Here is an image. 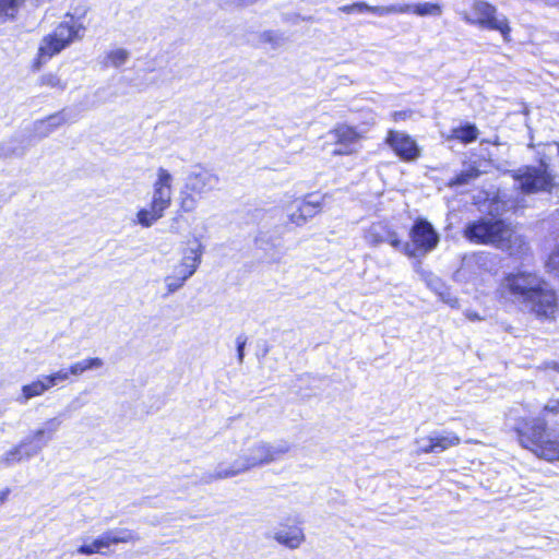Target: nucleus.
Masks as SVG:
<instances>
[{
	"mask_svg": "<svg viewBox=\"0 0 559 559\" xmlns=\"http://www.w3.org/2000/svg\"><path fill=\"white\" fill-rule=\"evenodd\" d=\"M198 205V200L194 197L193 192L187 191V189L181 191L180 198V209L186 213H190L195 210Z\"/></svg>",
	"mask_w": 559,
	"mask_h": 559,
	"instance_id": "33",
	"label": "nucleus"
},
{
	"mask_svg": "<svg viewBox=\"0 0 559 559\" xmlns=\"http://www.w3.org/2000/svg\"><path fill=\"white\" fill-rule=\"evenodd\" d=\"M163 216L164 212L155 209L152 204H150L148 209L143 207L139 210L136 214V223L142 227L148 228Z\"/></svg>",
	"mask_w": 559,
	"mask_h": 559,
	"instance_id": "27",
	"label": "nucleus"
},
{
	"mask_svg": "<svg viewBox=\"0 0 559 559\" xmlns=\"http://www.w3.org/2000/svg\"><path fill=\"white\" fill-rule=\"evenodd\" d=\"M369 4L366 2H355L352 4L343 5L338 8V11H342L344 13L350 14V13H365L368 12Z\"/></svg>",
	"mask_w": 559,
	"mask_h": 559,
	"instance_id": "39",
	"label": "nucleus"
},
{
	"mask_svg": "<svg viewBox=\"0 0 559 559\" xmlns=\"http://www.w3.org/2000/svg\"><path fill=\"white\" fill-rule=\"evenodd\" d=\"M406 117H408V112L407 111H395L393 114V118H394L395 121L404 120V119H406Z\"/></svg>",
	"mask_w": 559,
	"mask_h": 559,
	"instance_id": "48",
	"label": "nucleus"
},
{
	"mask_svg": "<svg viewBox=\"0 0 559 559\" xmlns=\"http://www.w3.org/2000/svg\"><path fill=\"white\" fill-rule=\"evenodd\" d=\"M39 84L51 88H58L60 91L66 88V84L62 83L61 80L53 73H46L41 75L39 79Z\"/></svg>",
	"mask_w": 559,
	"mask_h": 559,
	"instance_id": "36",
	"label": "nucleus"
},
{
	"mask_svg": "<svg viewBox=\"0 0 559 559\" xmlns=\"http://www.w3.org/2000/svg\"><path fill=\"white\" fill-rule=\"evenodd\" d=\"M418 453H435L436 449L433 448V442L431 439V435L429 437L418 438L415 441Z\"/></svg>",
	"mask_w": 559,
	"mask_h": 559,
	"instance_id": "38",
	"label": "nucleus"
},
{
	"mask_svg": "<svg viewBox=\"0 0 559 559\" xmlns=\"http://www.w3.org/2000/svg\"><path fill=\"white\" fill-rule=\"evenodd\" d=\"M411 242H403L401 252L409 258L426 255L435 250L440 236L435 227L425 218H417L409 230Z\"/></svg>",
	"mask_w": 559,
	"mask_h": 559,
	"instance_id": "6",
	"label": "nucleus"
},
{
	"mask_svg": "<svg viewBox=\"0 0 559 559\" xmlns=\"http://www.w3.org/2000/svg\"><path fill=\"white\" fill-rule=\"evenodd\" d=\"M218 183L219 178L217 175L205 168L195 167L188 175L185 189H187V191L193 192L199 198H202L203 194L214 190Z\"/></svg>",
	"mask_w": 559,
	"mask_h": 559,
	"instance_id": "10",
	"label": "nucleus"
},
{
	"mask_svg": "<svg viewBox=\"0 0 559 559\" xmlns=\"http://www.w3.org/2000/svg\"><path fill=\"white\" fill-rule=\"evenodd\" d=\"M477 136L478 129L476 128L475 124L472 123H466L464 126H460L451 130L452 139L459 140L466 144L476 141Z\"/></svg>",
	"mask_w": 559,
	"mask_h": 559,
	"instance_id": "25",
	"label": "nucleus"
},
{
	"mask_svg": "<svg viewBox=\"0 0 559 559\" xmlns=\"http://www.w3.org/2000/svg\"><path fill=\"white\" fill-rule=\"evenodd\" d=\"M164 282H165V285L167 288V294L165 296H168L170 294L178 292L186 284L185 281L180 280V277L175 275L173 272H171V274L167 275L164 278Z\"/></svg>",
	"mask_w": 559,
	"mask_h": 559,
	"instance_id": "37",
	"label": "nucleus"
},
{
	"mask_svg": "<svg viewBox=\"0 0 559 559\" xmlns=\"http://www.w3.org/2000/svg\"><path fill=\"white\" fill-rule=\"evenodd\" d=\"M546 266L550 272L559 275V246L550 253Z\"/></svg>",
	"mask_w": 559,
	"mask_h": 559,
	"instance_id": "41",
	"label": "nucleus"
},
{
	"mask_svg": "<svg viewBox=\"0 0 559 559\" xmlns=\"http://www.w3.org/2000/svg\"><path fill=\"white\" fill-rule=\"evenodd\" d=\"M287 219L296 226H301L307 223L305 217L300 215V212H297L296 202L292 205L290 212L287 214Z\"/></svg>",
	"mask_w": 559,
	"mask_h": 559,
	"instance_id": "40",
	"label": "nucleus"
},
{
	"mask_svg": "<svg viewBox=\"0 0 559 559\" xmlns=\"http://www.w3.org/2000/svg\"><path fill=\"white\" fill-rule=\"evenodd\" d=\"M514 180L523 193L531 194L539 191L551 192L559 186L556 177L552 176L549 165L543 159L537 166H524L513 174Z\"/></svg>",
	"mask_w": 559,
	"mask_h": 559,
	"instance_id": "5",
	"label": "nucleus"
},
{
	"mask_svg": "<svg viewBox=\"0 0 559 559\" xmlns=\"http://www.w3.org/2000/svg\"><path fill=\"white\" fill-rule=\"evenodd\" d=\"M81 26L70 25L68 23L59 24L52 34L46 36L39 46V58L46 59L59 53L64 47L80 37Z\"/></svg>",
	"mask_w": 559,
	"mask_h": 559,
	"instance_id": "8",
	"label": "nucleus"
},
{
	"mask_svg": "<svg viewBox=\"0 0 559 559\" xmlns=\"http://www.w3.org/2000/svg\"><path fill=\"white\" fill-rule=\"evenodd\" d=\"M369 13L376 14L378 16H385L389 14H399V13H411V7L402 5V4H391V5H369Z\"/></svg>",
	"mask_w": 559,
	"mask_h": 559,
	"instance_id": "29",
	"label": "nucleus"
},
{
	"mask_svg": "<svg viewBox=\"0 0 559 559\" xmlns=\"http://www.w3.org/2000/svg\"><path fill=\"white\" fill-rule=\"evenodd\" d=\"M467 318L472 321L479 320V316L477 313H467Z\"/></svg>",
	"mask_w": 559,
	"mask_h": 559,
	"instance_id": "50",
	"label": "nucleus"
},
{
	"mask_svg": "<svg viewBox=\"0 0 559 559\" xmlns=\"http://www.w3.org/2000/svg\"><path fill=\"white\" fill-rule=\"evenodd\" d=\"M25 1L26 0H0V20L7 21L8 19L15 17Z\"/></svg>",
	"mask_w": 559,
	"mask_h": 559,
	"instance_id": "30",
	"label": "nucleus"
},
{
	"mask_svg": "<svg viewBox=\"0 0 559 559\" xmlns=\"http://www.w3.org/2000/svg\"><path fill=\"white\" fill-rule=\"evenodd\" d=\"M71 373L68 369H60L51 374L44 376L49 388H53L59 383L66 382L70 378Z\"/></svg>",
	"mask_w": 559,
	"mask_h": 559,
	"instance_id": "35",
	"label": "nucleus"
},
{
	"mask_svg": "<svg viewBox=\"0 0 559 559\" xmlns=\"http://www.w3.org/2000/svg\"><path fill=\"white\" fill-rule=\"evenodd\" d=\"M29 450V443L25 439H23L16 447L9 450L0 457V466L10 467L23 460H28L33 457L34 455L27 454Z\"/></svg>",
	"mask_w": 559,
	"mask_h": 559,
	"instance_id": "19",
	"label": "nucleus"
},
{
	"mask_svg": "<svg viewBox=\"0 0 559 559\" xmlns=\"http://www.w3.org/2000/svg\"><path fill=\"white\" fill-rule=\"evenodd\" d=\"M411 7V12L419 16L433 15L438 16L441 14V7L437 3L424 2L418 4H407Z\"/></svg>",
	"mask_w": 559,
	"mask_h": 559,
	"instance_id": "31",
	"label": "nucleus"
},
{
	"mask_svg": "<svg viewBox=\"0 0 559 559\" xmlns=\"http://www.w3.org/2000/svg\"><path fill=\"white\" fill-rule=\"evenodd\" d=\"M428 285L430 286L431 289H433L438 295H439V292H442L444 289H447L448 287L441 282L440 278L438 277H433L429 281Z\"/></svg>",
	"mask_w": 559,
	"mask_h": 559,
	"instance_id": "46",
	"label": "nucleus"
},
{
	"mask_svg": "<svg viewBox=\"0 0 559 559\" xmlns=\"http://www.w3.org/2000/svg\"><path fill=\"white\" fill-rule=\"evenodd\" d=\"M104 366V361L102 358L94 357V358H86L80 361H76L72 364L69 367L71 376L79 377L83 374L86 371L95 370L98 368H102Z\"/></svg>",
	"mask_w": 559,
	"mask_h": 559,
	"instance_id": "26",
	"label": "nucleus"
},
{
	"mask_svg": "<svg viewBox=\"0 0 559 559\" xmlns=\"http://www.w3.org/2000/svg\"><path fill=\"white\" fill-rule=\"evenodd\" d=\"M246 344H247V336L243 334L238 335L236 338V345H237V357H238V361L240 364L243 361Z\"/></svg>",
	"mask_w": 559,
	"mask_h": 559,
	"instance_id": "44",
	"label": "nucleus"
},
{
	"mask_svg": "<svg viewBox=\"0 0 559 559\" xmlns=\"http://www.w3.org/2000/svg\"><path fill=\"white\" fill-rule=\"evenodd\" d=\"M507 426L516 435L522 448L545 461H559V431H548L540 417H519L515 412L507 416Z\"/></svg>",
	"mask_w": 559,
	"mask_h": 559,
	"instance_id": "3",
	"label": "nucleus"
},
{
	"mask_svg": "<svg viewBox=\"0 0 559 559\" xmlns=\"http://www.w3.org/2000/svg\"><path fill=\"white\" fill-rule=\"evenodd\" d=\"M439 296L442 299V301L450 305L452 308L457 307L459 300L451 295V293L448 288L442 292H439Z\"/></svg>",
	"mask_w": 559,
	"mask_h": 559,
	"instance_id": "45",
	"label": "nucleus"
},
{
	"mask_svg": "<svg viewBox=\"0 0 559 559\" xmlns=\"http://www.w3.org/2000/svg\"><path fill=\"white\" fill-rule=\"evenodd\" d=\"M365 239L371 246H379L381 243H390L395 250L401 251L402 240L399 238L396 231L392 230L384 223L378 222L370 225L366 230Z\"/></svg>",
	"mask_w": 559,
	"mask_h": 559,
	"instance_id": "14",
	"label": "nucleus"
},
{
	"mask_svg": "<svg viewBox=\"0 0 559 559\" xmlns=\"http://www.w3.org/2000/svg\"><path fill=\"white\" fill-rule=\"evenodd\" d=\"M480 176V171L478 168L474 166H469L466 169H463L455 177H453L449 181V187H460L469 183L472 180L478 178Z\"/></svg>",
	"mask_w": 559,
	"mask_h": 559,
	"instance_id": "28",
	"label": "nucleus"
},
{
	"mask_svg": "<svg viewBox=\"0 0 559 559\" xmlns=\"http://www.w3.org/2000/svg\"><path fill=\"white\" fill-rule=\"evenodd\" d=\"M472 11L474 19L465 14L464 20L471 24H477L483 28L498 31L504 41H510L511 27L506 15L498 13L497 9L490 3L476 0L473 3Z\"/></svg>",
	"mask_w": 559,
	"mask_h": 559,
	"instance_id": "7",
	"label": "nucleus"
},
{
	"mask_svg": "<svg viewBox=\"0 0 559 559\" xmlns=\"http://www.w3.org/2000/svg\"><path fill=\"white\" fill-rule=\"evenodd\" d=\"M140 540V536L129 528H114L104 532L99 537L93 539L90 544H83L78 548L81 555H93L102 552L104 548L120 543H135Z\"/></svg>",
	"mask_w": 559,
	"mask_h": 559,
	"instance_id": "9",
	"label": "nucleus"
},
{
	"mask_svg": "<svg viewBox=\"0 0 559 559\" xmlns=\"http://www.w3.org/2000/svg\"><path fill=\"white\" fill-rule=\"evenodd\" d=\"M552 219L556 225H559V211L554 215ZM556 228L557 230H559V226H557Z\"/></svg>",
	"mask_w": 559,
	"mask_h": 559,
	"instance_id": "51",
	"label": "nucleus"
},
{
	"mask_svg": "<svg viewBox=\"0 0 559 559\" xmlns=\"http://www.w3.org/2000/svg\"><path fill=\"white\" fill-rule=\"evenodd\" d=\"M129 59V52L126 49H116L107 55L108 63L115 68H119Z\"/></svg>",
	"mask_w": 559,
	"mask_h": 559,
	"instance_id": "34",
	"label": "nucleus"
},
{
	"mask_svg": "<svg viewBox=\"0 0 559 559\" xmlns=\"http://www.w3.org/2000/svg\"><path fill=\"white\" fill-rule=\"evenodd\" d=\"M386 143L403 160H415L420 155V151L416 142L404 132L390 131L386 136Z\"/></svg>",
	"mask_w": 559,
	"mask_h": 559,
	"instance_id": "13",
	"label": "nucleus"
},
{
	"mask_svg": "<svg viewBox=\"0 0 559 559\" xmlns=\"http://www.w3.org/2000/svg\"><path fill=\"white\" fill-rule=\"evenodd\" d=\"M285 36L283 33L276 31H264L260 34V41L270 44L273 49H277L285 44Z\"/></svg>",
	"mask_w": 559,
	"mask_h": 559,
	"instance_id": "32",
	"label": "nucleus"
},
{
	"mask_svg": "<svg viewBox=\"0 0 559 559\" xmlns=\"http://www.w3.org/2000/svg\"><path fill=\"white\" fill-rule=\"evenodd\" d=\"M465 237L476 243H495L510 255L523 254L528 249L522 236L514 234L501 219L479 218L465 226Z\"/></svg>",
	"mask_w": 559,
	"mask_h": 559,
	"instance_id": "4",
	"label": "nucleus"
},
{
	"mask_svg": "<svg viewBox=\"0 0 559 559\" xmlns=\"http://www.w3.org/2000/svg\"><path fill=\"white\" fill-rule=\"evenodd\" d=\"M498 293L502 299L522 306L540 319L554 318L558 309L556 292L535 272L509 273Z\"/></svg>",
	"mask_w": 559,
	"mask_h": 559,
	"instance_id": "1",
	"label": "nucleus"
},
{
	"mask_svg": "<svg viewBox=\"0 0 559 559\" xmlns=\"http://www.w3.org/2000/svg\"><path fill=\"white\" fill-rule=\"evenodd\" d=\"M33 145L32 138L14 136L0 143V158L22 157Z\"/></svg>",
	"mask_w": 559,
	"mask_h": 559,
	"instance_id": "17",
	"label": "nucleus"
},
{
	"mask_svg": "<svg viewBox=\"0 0 559 559\" xmlns=\"http://www.w3.org/2000/svg\"><path fill=\"white\" fill-rule=\"evenodd\" d=\"M258 0H219L221 7H249L255 3Z\"/></svg>",
	"mask_w": 559,
	"mask_h": 559,
	"instance_id": "43",
	"label": "nucleus"
},
{
	"mask_svg": "<svg viewBox=\"0 0 559 559\" xmlns=\"http://www.w3.org/2000/svg\"><path fill=\"white\" fill-rule=\"evenodd\" d=\"M257 246L264 251L272 250L273 252L270 253L269 260L271 262H278L282 258L283 252L280 250L281 247V240L278 237H273L269 233H260V235L255 239Z\"/></svg>",
	"mask_w": 559,
	"mask_h": 559,
	"instance_id": "20",
	"label": "nucleus"
},
{
	"mask_svg": "<svg viewBox=\"0 0 559 559\" xmlns=\"http://www.w3.org/2000/svg\"><path fill=\"white\" fill-rule=\"evenodd\" d=\"M335 148H344V145H335Z\"/></svg>",
	"mask_w": 559,
	"mask_h": 559,
	"instance_id": "52",
	"label": "nucleus"
},
{
	"mask_svg": "<svg viewBox=\"0 0 559 559\" xmlns=\"http://www.w3.org/2000/svg\"><path fill=\"white\" fill-rule=\"evenodd\" d=\"M173 273L180 277V280L187 282L195 272L191 269L186 267L181 263L174 266Z\"/></svg>",
	"mask_w": 559,
	"mask_h": 559,
	"instance_id": "42",
	"label": "nucleus"
},
{
	"mask_svg": "<svg viewBox=\"0 0 559 559\" xmlns=\"http://www.w3.org/2000/svg\"><path fill=\"white\" fill-rule=\"evenodd\" d=\"M274 539L290 549H296L304 542L305 535L300 527L289 526L276 531L274 533Z\"/></svg>",
	"mask_w": 559,
	"mask_h": 559,
	"instance_id": "18",
	"label": "nucleus"
},
{
	"mask_svg": "<svg viewBox=\"0 0 559 559\" xmlns=\"http://www.w3.org/2000/svg\"><path fill=\"white\" fill-rule=\"evenodd\" d=\"M74 120L66 109L50 115L46 119L37 120L34 122L33 133L38 139H44L50 135L56 129L66 123L67 121Z\"/></svg>",
	"mask_w": 559,
	"mask_h": 559,
	"instance_id": "16",
	"label": "nucleus"
},
{
	"mask_svg": "<svg viewBox=\"0 0 559 559\" xmlns=\"http://www.w3.org/2000/svg\"><path fill=\"white\" fill-rule=\"evenodd\" d=\"M289 450L290 444L284 440L275 443H269L263 440L257 441L231 463L222 462L213 472L203 473L199 481L201 484H211L216 480L236 477L252 468L269 465L280 460Z\"/></svg>",
	"mask_w": 559,
	"mask_h": 559,
	"instance_id": "2",
	"label": "nucleus"
},
{
	"mask_svg": "<svg viewBox=\"0 0 559 559\" xmlns=\"http://www.w3.org/2000/svg\"><path fill=\"white\" fill-rule=\"evenodd\" d=\"M9 493H10L9 488H5L0 491V506H2L7 501Z\"/></svg>",
	"mask_w": 559,
	"mask_h": 559,
	"instance_id": "49",
	"label": "nucleus"
},
{
	"mask_svg": "<svg viewBox=\"0 0 559 559\" xmlns=\"http://www.w3.org/2000/svg\"><path fill=\"white\" fill-rule=\"evenodd\" d=\"M62 424L60 416L46 420L41 427L32 432L25 440L29 443L31 450L28 455H37L59 430Z\"/></svg>",
	"mask_w": 559,
	"mask_h": 559,
	"instance_id": "11",
	"label": "nucleus"
},
{
	"mask_svg": "<svg viewBox=\"0 0 559 559\" xmlns=\"http://www.w3.org/2000/svg\"><path fill=\"white\" fill-rule=\"evenodd\" d=\"M544 412L549 414H559V400H550L544 406Z\"/></svg>",
	"mask_w": 559,
	"mask_h": 559,
	"instance_id": "47",
	"label": "nucleus"
},
{
	"mask_svg": "<svg viewBox=\"0 0 559 559\" xmlns=\"http://www.w3.org/2000/svg\"><path fill=\"white\" fill-rule=\"evenodd\" d=\"M331 135L335 145H344V148H334L333 155H349L357 151L359 135L354 128L340 126L331 132Z\"/></svg>",
	"mask_w": 559,
	"mask_h": 559,
	"instance_id": "15",
	"label": "nucleus"
},
{
	"mask_svg": "<svg viewBox=\"0 0 559 559\" xmlns=\"http://www.w3.org/2000/svg\"><path fill=\"white\" fill-rule=\"evenodd\" d=\"M171 182L173 176L164 168H158L157 179L153 185V197L151 204L165 213L171 204Z\"/></svg>",
	"mask_w": 559,
	"mask_h": 559,
	"instance_id": "12",
	"label": "nucleus"
},
{
	"mask_svg": "<svg viewBox=\"0 0 559 559\" xmlns=\"http://www.w3.org/2000/svg\"><path fill=\"white\" fill-rule=\"evenodd\" d=\"M431 439L436 449L435 453H441L460 443V438L453 432L432 433Z\"/></svg>",
	"mask_w": 559,
	"mask_h": 559,
	"instance_id": "24",
	"label": "nucleus"
},
{
	"mask_svg": "<svg viewBox=\"0 0 559 559\" xmlns=\"http://www.w3.org/2000/svg\"><path fill=\"white\" fill-rule=\"evenodd\" d=\"M202 254L203 247L198 240H195L193 247H189L183 250L182 259L179 263L197 272L202 261Z\"/></svg>",
	"mask_w": 559,
	"mask_h": 559,
	"instance_id": "23",
	"label": "nucleus"
},
{
	"mask_svg": "<svg viewBox=\"0 0 559 559\" xmlns=\"http://www.w3.org/2000/svg\"><path fill=\"white\" fill-rule=\"evenodd\" d=\"M50 388L47 384V381L44 376L33 381L29 384H25L22 386V394L16 399L20 404H25L28 400L43 395Z\"/></svg>",
	"mask_w": 559,
	"mask_h": 559,
	"instance_id": "21",
	"label": "nucleus"
},
{
	"mask_svg": "<svg viewBox=\"0 0 559 559\" xmlns=\"http://www.w3.org/2000/svg\"><path fill=\"white\" fill-rule=\"evenodd\" d=\"M295 202L297 204V212H300L306 222L321 211V198L318 195L309 194L304 200Z\"/></svg>",
	"mask_w": 559,
	"mask_h": 559,
	"instance_id": "22",
	"label": "nucleus"
}]
</instances>
